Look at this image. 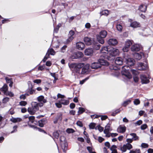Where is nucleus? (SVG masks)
Wrapping results in <instances>:
<instances>
[{
	"mask_svg": "<svg viewBox=\"0 0 153 153\" xmlns=\"http://www.w3.org/2000/svg\"><path fill=\"white\" fill-rule=\"evenodd\" d=\"M142 48L141 46L139 44H135L133 45L131 48V49L132 51H138L140 50Z\"/></svg>",
	"mask_w": 153,
	"mask_h": 153,
	"instance_id": "7",
	"label": "nucleus"
},
{
	"mask_svg": "<svg viewBox=\"0 0 153 153\" xmlns=\"http://www.w3.org/2000/svg\"><path fill=\"white\" fill-rule=\"evenodd\" d=\"M74 59H79L82 57L83 54L80 51H78L74 53Z\"/></svg>",
	"mask_w": 153,
	"mask_h": 153,
	"instance_id": "19",
	"label": "nucleus"
},
{
	"mask_svg": "<svg viewBox=\"0 0 153 153\" xmlns=\"http://www.w3.org/2000/svg\"><path fill=\"white\" fill-rule=\"evenodd\" d=\"M27 111L30 114L33 115L37 111L34 109V108L31 107H29L28 108Z\"/></svg>",
	"mask_w": 153,
	"mask_h": 153,
	"instance_id": "27",
	"label": "nucleus"
},
{
	"mask_svg": "<svg viewBox=\"0 0 153 153\" xmlns=\"http://www.w3.org/2000/svg\"><path fill=\"white\" fill-rule=\"evenodd\" d=\"M104 38H102L100 36L97 37V39L98 41L101 44H103L104 43V40L103 39Z\"/></svg>",
	"mask_w": 153,
	"mask_h": 153,
	"instance_id": "36",
	"label": "nucleus"
},
{
	"mask_svg": "<svg viewBox=\"0 0 153 153\" xmlns=\"http://www.w3.org/2000/svg\"><path fill=\"white\" fill-rule=\"evenodd\" d=\"M142 123V121L141 120H139L134 123L135 126H140Z\"/></svg>",
	"mask_w": 153,
	"mask_h": 153,
	"instance_id": "54",
	"label": "nucleus"
},
{
	"mask_svg": "<svg viewBox=\"0 0 153 153\" xmlns=\"http://www.w3.org/2000/svg\"><path fill=\"white\" fill-rule=\"evenodd\" d=\"M75 33L73 30H71L69 32L68 36V38L67 39L66 41L68 43L74 39L73 36L74 35Z\"/></svg>",
	"mask_w": 153,
	"mask_h": 153,
	"instance_id": "11",
	"label": "nucleus"
},
{
	"mask_svg": "<svg viewBox=\"0 0 153 153\" xmlns=\"http://www.w3.org/2000/svg\"><path fill=\"white\" fill-rule=\"evenodd\" d=\"M32 107L34 109L38 111L39 110V107H42L43 106V104L42 103H37L36 102H33L32 103Z\"/></svg>",
	"mask_w": 153,
	"mask_h": 153,
	"instance_id": "8",
	"label": "nucleus"
},
{
	"mask_svg": "<svg viewBox=\"0 0 153 153\" xmlns=\"http://www.w3.org/2000/svg\"><path fill=\"white\" fill-rule=\"evenodd\" d=\"M108 45H115L117 44L118 42L115 39H110L108 41Z\"/></svg>",
	"mask_w": 153,
	"mask_h": 153,
	"instance_id": "13",
	"label": "nucleus"
},
{
	"mask_svg": "<svg viewBox=\"0 0 153 153\" xmlns=\"http://www.w3.org/2000/svg\"><path fill=\"white\" fill-rule=\"evenodd\" d=\"M93 48L96 50L100 49V45L98 43L94 42L92 45Z\"/></svg>",
	"mask_w": 153,
	"mask_h": 153,
	"instance_id": "25",
	"label": "nucleus"
},
{
	"mask_svg": "<svg viewBox=\"0 0 153 153\" xmlns=\"http://www.w3.org/2000/svg\"><path fill=\"white\" fill-rule=\"evenodd\" d=\"M61 131L60 130H57L55 131L53 133V135L54 137L55 138L58 139L59 134V133Z\"/></svg>",
	"mask_w": 153,
	"mask_h": 153,
	"instance_id": "32",
	"label": "nucleus"
},
{
	"mask_svg": "<svg viewBox=\"0 0 153 153\" xmlns=\"http://www.w3.org/2000/svg\"><path fill=\"white\" fill-rule=\"evenodd\" d=\"M49 50H48L47 53H46V55L44 57L43 59L42 60V61L45 62L46 61V60L49 57Z\"/></svg>",
	"mask_w": 153,
	"mask_h": 153,
	"instance_id": "40",
	"label": "nucleus"
},
{
	"mask_svg": "<svg viewBox=\"0 0 153 153\" xmlns=\"http://www.w3.org/2000/svg\"><path fill=\"white\" fill-rule=\"evenodd\" d=\"M125 145L127 149L128 150H130L132 148V146L129 143H127Z\"/></svg>",
	"mask_w": 153,
	"mask_h": 153,
	"instance_id": "48",
	"label": "nucleus"
},
{
	"mask_svg": "<svg viewBox=\"0 0 153 153\" xmlns=\"http://www.w3.org/2000/svg\"><path fill=\"white\" fill-rule=\"evenodd\" d=\"M130 26L133 28H136L140 27V24L136 22H134L131 24Z\"/></svg>",
	"mask_w": 153,
	"mask_h": 153,
	"instance_id": "31",
	"label": "nucleus"
},
{
	"mask_svg": "<svg viewBox=\"0 0 153 153\" xmlns=\"http://www.w3.org/2000/svg\"><path fill=\"white\" fill-rule=\"evenodd\" d=\"M140 78L141 80L142 84H147L149 82V80L147 76L144 74H142L140 75Z\"/></svg>",
	"mask_w": 153,
	"mask_h": 153,
	"instance_id": "6",
	"label": "nucleus"
},
{
	"mask_svg": "<svg viewBox=\"0 0 153 153\" xmlns=\"http://www.w3.org/2000/svg\"><path fill=\"white\" fill-rule=\"evenodd\" d=\"M84 40L86 45H92L93 44L92 41L91 40L90 38L87 37H85L84 38Z\"/></svg>",
	"mask_w": 153,
	"mask_h": 153,
	"instance_id": "18",
	"label": "nucleus"
},
{
	"mask_svg": "<svg viewBox=\"0 0 153 153\" xmlns=\"http://www.w3.org/2000/svg\"><path fill=\"white\" fill-rule=\"evenodd\" d=\"M129 66L128 65L123 66L122 68V71H121L122 75L128 79H131L132 77L131 75L129 72Z\"/></svg>",
	"mask_w": 153,
	"mask_h": 153,
	"instance_id": "3",
	"label": "nucleus"
},
{
	"mask_svg": "<svg viewBox=\"0 0 153 153\" xmlns=\"http://www.w3.org/2000/svg\"><path fill=\"white\" fill-rule=\"evenodd\" d=\"M126 62L127 65L130 66L134 65L135 63L134 60L131 58H128L126 59Z\"/></svg>",
	"mask_w": 153,
	"mask_h": 153,
	"instance_id": "10",
	"label": "nucleus"
},
{
	"mask_svg": "<svg viewBox=\"0 0 153 153\" xmlns=\"http://www.w3.org/2000/svg\"><path fill=\"white\" fill-rule=\"evenodd\" d=\"M35 117L33 116H30L29 117V119L31 123L33 122H36L37 123V122L34 120Z\"/></svg>",
	"mask_w": 153,
	"mask_h": 153,
	"instance_id": "42",
	"label": "nucleus"
},
{
	"mask_svg": "<svg viewBox=\"0 0 153 153\" xmlns=\"http://www.w3.org/2000/svg\"><path fill=\"white\" fill-rule=\"evenodd\" d=\"M9 21V19H4L1 21L2 24H5L8 22Z\"/></svg>",
	"mask_w": 153,
	"mask_h": 153,
	"instance_id": "59",
	"label": "nucleus"
},
{
	"mask_svg": "<svg viewBox=\"0 0 153 153\" xmlns=\"http://www.w3.org/2000/svg\"><path fill=\"white\" fill-rule=\"evenodd\" d=\"M3 102L4 103H6L7 102L9 101V98L7 97H6L4 98L3 99Z\"/></svg>",
	"mask_w": 153,
	"mask_h": 153,
	"instance_id": "63",
	"label": "nucleus"
},
{
	"mask_svg": "<svg viewBox=\"0 0 153 153\" xmlns=\"http://www.w3.org/2000/svg\"><path fill=\"white\" fill-rule=\"evenodd\" d=\"M48 50L49 51L48 53L49 54V55H54L55 54V52L53 48H51L50 49H49Z\"/></svg>",
	"mask_w": 153,
	"mask_h": 153,
	"instance_id": "41",
	"label": "nucleus"
},
{
	"mask_svg": "<svg viewBox=\"0 0 153 153\" xmlns=\"http://www.w3.org/2000/svg\"><path fill=\"white\" fill-rule=\"evenodd\" d=\"M117 30L120 32H121L122 30L123 27L122 25L120 24L117 25Z\"/></svg>",
	"mask_w": 153,
	"mask_h": 153,
	"instance_id": "47",
	"label": "nucleus"
},
{
	"mask_svg": "<svg viewBox=\"0 0 153 153\" xmlns=\"http://www.w3.org/2000/svg\"><path fill=\"white\" fill-rule=\"evenodd\" d=\"M85 44L81 42H78L76 43V48L79 50H82L85 48Z\"/></svg>",
	"mask_w": 153,
	"mask_h": 153,
	"instance_id": "5",
	"label": "nucleus"
},
{
	"mask_svg": "<svg viewBox=\"0 0 153 153\" xmlns=\"http://www.w3.org/2000/svg\"><path fill=\"white\" fill-rule=\"evenodd\" d=\"M146 6L143 4H141L139 8V10L143 12H145L146 10Z\"/></svg>",
	"mask_w": 153,
	"mask_h": 153,
	"instance_id": "26",
	"label": "nucleus"
},
{
	"mask_svg": "<svg viewBox=\"0 0 153 153\" xmlns=\"http://www.w3.org/2000/svg\"><path fill=\"white\" fill-rule=\"evenodd\" d=\"M115 63L117 65H121L123 64V60L120 57H117L115 61Z\"/></svg>",
	"mask_w": 153,
	"mask_h": 153,
	"instance_id": "20",
	"label": "nucleus"
},
{
	"mask_svg": "<svg viewBox=\"0 0 153 153\" xmlns=\"http://www.w3.org/2000/svg\"><path fill=\"white\" fill-rule=\"evenodd\" d=\"M89 65L87 64L83 67L82 68V71L81 72H80V74H84L87 73L88 72V69L89 68Z\"/></svg>",
	"mask_w": 153,
	"mask_h": 153,
	"instance_id": "9",
	"label": "nucleus"
},
{
	"mask_svg": "<svg viewBox=\"0 0 153 153\" xmlns=\"http://www.w3.org/2000/svg\"><path fill=\"white\" fill-rule=\"evenodd\" d=\"M149 146V145L145 143H142L141 145V147L143 148H148Z\"/></svg>",
	"mask_w": 153,
	"mask_h": 153,
	"instance_id": "49",
	"label": "nucleus"
},
{
	"mask_svg": "<svg viewBox=\"0 0 153 153\" xmlns=\"http://www.w3.org/2000/svg\"><path fill=\"white\" fill-rule=\"evenodd\" d=\"M147 125L146 124H144L141 126V129L142 130H144L147 127Z\"/></svg>",
	"mask_w": 153,
	"mask_h": 153,
	"instance_id": "61",
	"label": "nucleus"
},
{
	"mask_svg": "<svg viewBox=\"0 0 153 153\" xmlns=\"http://www.w3.org/2000/svg\"><path fill=\"white\" fill-rule=\"evenodd\" d=\"M46 119L43 118L38 121V125L41 127H43L44 126V125L46 123Z\"/></svg>",
	"mask_w": 153,
	"mask_h": 153,
	"instance_id": "24",
	"label": "nucleus"
},
{
	"mask_svg": "<svg viewBox=\"0 0 153 153\" xmlns=\"http://www.w3.org/2000/svg\"><path fill=\"white\" fill-rule=\"evenodd\" d=\"M59 140L60 145L62 149L64 150L67 147V144L65 142V138L63 136L60 137Z\"/></svg>",
	"mask_w": 153,
	"mask_h": 153,
	"instance_id": "4",
	"label": "nucleus"
},
{
	"mask_svg": "<svg viewBox=\"0 0 153 153\" xmlns=\"http://www.w3.org/2000/svg\"><path fill=\"white\" fill-rule=\"evenodd\" d=\"M132 44V41L129 40H127L125 42V45L129 47L130 45Z\"/></svg>",
	"mask_w": 153,
	"mask_h": 153,
	"instance_id": "39",
	"label": "nucleus"
},
{
	"mask_svg": "<svg viewBox=\"0 0 153 153\" xmlns=\"http://www.w3.org/2000/svg\"><path fill=\"white\" fill-rule=\"evenodd\" d=\"M130 135L132 137V139L134 140H139V137L137 136L136 134L134 133H131Z\"/></svg>",
	"mask_w": 153,
	"mask_h": 153,
	"instance_id": "35",
	"label": "nucleus"
},
{
	"mask_svg": "<svg viewBox=\"0 0 153 153\" xmlns=\"http://www.w3.org/2000/svg\"><path fill=\"white\" fill-rule=\"evenodd\" d=\"M76 124L78 126L80 127H82L83 126V124L82 122L80 121H78L76 123Z\"/></svg>",
	"mask_w": 153,
	"mask_h": 153,
	"instance_id": "64",
	"label": "nucleus"
},
{
	"mask_svg": "<svg viewBox=\"0 0 153 153\" xmlns=\"http://www.w3.org/2000/svg\"><path fill=\"white\" fill-rule=\"evenodd\" d=\"M126 128V127L124 125H120L118 127L117 131L119 133H124L125 132Z\"/></svg>",
	"mask_w": 153,
	"mask_h": 153,
	"instance_id": "14",
	"label": "nucleus"
},
{
	"mask_svg": "<svg viewBox=\"0 0 153 153\" xmlns=\"http://www.w3.org/2000/svg\"><path fill=\"white\" fill-rule=\"evenodd\" d=\"M5 79L6 80V82L7 83H9L12 81V79L11 78H9L7 77H6L5 78Z\"/></svg>",
	"mask_w": 153,
	"mask_h": 153,
	"instance_id": "57",
	"label": "nucleus"
},
{
	"mask_svg": "<svg viewBox=\"0 0 153 153\" xmlns=\"http://www.w3.org/2000/svg\"><path fill=\"white\" fill-rule=\"evenodd\" d=\"M84 65V64L83 63H73L69 65V66L71 70L74 71L76 73H80V69L83 68Z\"/></svg>",
	"mask_w": 153,
	"mask_h": 153,
	"instance_id": "2",
	"label": "nucleus"
},
{
	"mask_svg": "<svg viewBox=\"0 0 153 153\" xmlns=\"http://www.w3.org/2000/svg\"><path fill=\"white\" fill-rule=\"evenodd\" d=\"M133 79L134 81L136 82H137L139 80V78L137 75L133 76Z\"/></svg>",
	"mask_w": 153,
	"mask_h": 153,
	"instance_id": "56",
	"label": "nucleus"
},
{
	"mask_svg": "<svg viewBox=\"0 0 153 153\" xmlns=\"http://www.w3.org/2000/svg\"><path fill=\"white\" fill-rule=\"evenodd\" d=\"M60 102L62 104L64 105H67L69 103V101L67 100H64L62 99Z\"/></svg>",
	"mask_w": 153,
	"mask_h": 153,
	"instance_id": "38",
	"label": "nucleus"
},
{
	"mask_svg": "<svg viewBox=\"0 0 153 153\" xmlns=\"http://www.w3.org/2000/svg\"><path fill=\"white\" fill-rule=\"evenodd\" d=\"M8 88L7 85L6 84H4L1 88V91L3 92L4 94L7 95Z\"/></svg>",
	"mask_w": 153,
	"mask_h": 153,
	"instance_id": "23",
	"label": "nucleus"
},
{
	"mask_svg": "<svg viewBox=\"0 0 153 153\" xmlns=\"http://www.w3.org/2000/svg\"><path fill=\"white\" fill-rule=\"evenodd\" d=\"M66 131L67 133L70 134L74 133L75 132V131L72 128H68L66 129Z\"/></svg>",
	"mask_w": 153,
	"mask_h": 153,
	"instance_id": "45",
	"label": "nucleus"
},
{
	"mask_svg": "<svg viewBox=\"0 0 153 153\" xmlns=\"http://www.w3.org/2000/svg\"><path fill=\"white\" fill-rule=\"evenodd\" d=\"M148 65L147 64H145L142 63H139L138 69L139 70H143L147 68Z\"/></svg>",
	"mask_w": 153,
	"mask_h": 153,
	"instance_id": "12",
	"label": "nucleus"
},
{
	"mask_svg": "<svg viewBox=\"0 0 153 153\" xmlns=\"http://www.w3.org/2000/svg\"><path fill=\"white\" fill-rule=\"evenodd\" d=\"M22 120V119L20 118H12L10 119V121L14 123L20 122Z\"/></svg>",
	"mask_w": 153,
	"mask_h": 153,
	"instance_id": "29",
	"label": "nucleus"
},
{
	"mask_svg": "<svg viewBox=\"0 0 153 153\" xmlns=\"http://www.w3.org/2000/svg\"><path fill=\"white\" fill-rule=\"evenodd\" d=\"M121 150L123 152H125L126 151L127 149L125 145H124L123 146L120 147Z\"/></svg>",
	"mask_w": 153,
	"mask_h": 153,
	"instance_id": "50",
	"label": "nucleus"
},
{
	"mask_svg": "<svg viewBox=\"0 0 153 153\" xmlns=\"http://www.w3.org/2000/svg\"><path fill=\"white\" fill-rule=\"evenodd\" d=\"M55 105L58 108H60L62 107V104H61L60 101L59 102L56 103Z\"/></svg>",
	"mask_w": 153,
	"mask_h": 153,
	"instance_id": "62",
	"label": "nucleus"
},
{
	"mask_svg": "<svg viewBox=\"0 0 153 153\" xmlns=\"http://www.w3.org/2000/svg\"><path fill=\"white\" fill-rule=\"evenodd\" d=\"M91 67L92 69H97L100 67V64L98 62H94L91 64Z\"/></svg>",
	"mask_w": 153,
	"mask_h": 153,
	"instance_id": "15",
	"label": "nucleus"
},
{
	"mask_svg": "<svg viewBox=\"0 0 153 153\" xmlns=\"http://www.w3.org/2000/svg\"><path fill=\"white\" fill-rule=\"evenodd\" d=\"M100 52L101 53L106 54L103 56L104 58L112 62L114 60V57L119 54V50L115 48L108 50L107 47L104 46L102 48Z\"/></svg>",
	"mask_w": 153,
	"mask_h": 153,
	"instance_id": "1",
	"label": "nucleus"
},
{
	"mask_svg": "<svg viewBox=\"0 0 153 153\" xmlns=\"http://www.w3.org/2000/svg\"><path fill=\"white\" fill-rule=\"evenodd\" d=\"M95 129H97L100 132H101L103 131V128L100 125H98L95 128Z\"/></svg>",
	"mask_w": 153,
	"mask_h": 153,
	"instance_id": "46",
	"label": "nucleus"
},
{
	"mask_svg": "<svg viewBox=\"0 0 153 153\" xmlns=\"http://www.w3.org/2000/svg\"><path fill=\"white\" fill-rule=\"evenodd\" d=\"M29 96V94L26 93L25 94L21 95L20 97V98L21 99L25 100L26 98V96Z\"/></svg>",
	"mask_w": 153,
	"mask_h": 153,
	"instance_id": "44",
	"label": "nucleus"
},
{
	"mask_svg": "<svg viewBox=\"0 0 153 153\" xmlns=\"http://www.w3.org/2000/svg\"><path fill=\"white\" fill-rule=\"evenodd\" d=\"M144 55V54L142 52H140V53H137L134 54V56L136 59L140 60L142 58V56Z\"/></svg>",
	"mask_w": 153,
	"mask_h": 153,
	"instance_id": "22",
	"label": "nucleus"
},
{
	"mask_svg": "<svg viewBox=\"0 0 153 153\" xmlns=\"http://www.w3.org/2000/svg\"><path fill=\"white\" fill-rule=\"evenodd\" d=\"M131 102V101L130 100H126L124 101L122 104V105L124 107H126L127 105H128L129 103H130Z\"/></svg>",
	"mask_w": 153,
	"mask_h": 153,
	"instance_id": "37",
	"label": "nucleus"
},
{
	"mask_svg": "<svg viewBox=\"0 0 153 153\" xmlns=\"http://www.w3.org/2000/svg\"><path fill=\"white\" fill-rule=\"evenodd\" d=\"M100 16L104 15L107 16L109 14V11L108 10H104L100 12Z\"/></svg>",
	"mask_w": 153,
	"mask_h": 153,
	"instance_id": "30",
	"label": "nucleus"
},
{
	"mask_svg": "<svg viewBox=\"0 0 153 153\" xmlns=\"http://www.w3.org/2000/svg\"><path fill=\"white\" fill-rule=\"evenodd\" d=\"M93 49L91 48H87L85 51V54L87 56L91 55L93 54Z\"/></svg>",
	"mask_w": 153,
	"mask_h": 153,
	"instance_id": "21",
	"label": "nucleus"
},
{
	"mask_svg": "<svg viewBox=\"0 0 153 153\" xmlns=\"http://www.w3.org/2000/svg\"><path fill=\"white\" fill-rule=\"evenodd\" d=\"M98 62L100 64V66L101 67V65H108L109 63L104 59L101 58L99 59Z\"/></svg>",
	"mask_w": 153,
	"mask_h": 153,
	"instance_id": "17",
	"label": "nucleus"
},
{
	"mask_svg": "<svg viewBox=\"0 0 153 153\" xmlns=\"http://www.w3.org/2000/svg\"><path fill=\"white\" fill-rule=\"evenodd\" d=\"M35 90L33 89V88H30L27 89L26 93H28L29 95L33 94L34 93H35Z\"/></svg>",
	"mask_w": 153,
	"mask_h": 153,
	"instance_id": "33",
	"label": "nucleus"
},
{
	"mask_svg": "<svg viewBox=\"0 0 153 153\" xmlns=\"http://www.w3.org/2000/svg\"><path fill=\"white\" fill-rule=\"evenodd\" d=\"M38 101L40 102V103H42L43 105V104L47 102L46 99H45L43 95H40L37 97Z\"/></svg>",
	"mask_w": 153,
	"mask_h": 153,
	"instance_id": "16",
	"label": "nucleus"
},
{
	"mask_svg": "<svg viewBox=\"0 0 153 153\" xmlns=\"http://www.w3.org/2000/svg\"><path fill=\"white\" fill-rule=\"evenodd\" d=\"M18 126L17 125H15L13 127V130L10 132L11 134H12L17 132V129Z\"/></svg>",
	"mask_w": 153,
	"mask_h": 153,
	"instance_id": "43",
	"label": "nucleus"
},
{
	"mask_svg": "<svg viewBox=\"0 0 153 153\" xmlns=\"http://www.w3.org/2000/svg\"><path fill=\"white\" fill-rule=\"evenodd\" d=\"M67 46L66 45H64L61 48V52L62 53H64L67 48Z\"/></svg>",
	"mask_w": 153,
	"mask_h": 153,
	"instance_id": "52",
	"label": "nucleus"
},
{
	"mask_svg": "<svg viewBox=\"0 0 153 153\" xmlns=\"http://www.w3.org/2000/svg\"><path fill=\"white\" fill-rule=\"evenodd\" d=\"M78 109L79 110L77 112L78 115H79L80 114H82L83 112L85 111V109L82 107H79Z\"/></svg>",
	"mask_w": 153,
	"mask_h": 153,
	"instance_id": "34",
	"label": "nucleus"
},
{
	"mask_svg": "<svg viewBox=\"0 0 153 153\" xmlns=\"http://www.w3.org/2000/svg\"><path fill=\"white\" fill-rule=\"evenodd\" d=\"M100 36L102 38H105L107 34V32L105 30H102L100 33Z\"/></svg>",
	"mask_w": 153,
	"mask_h": 153,
	"instance_id": "28",
	"label": "nucleus"
},
{
	"mask_svg": "<svg viewBox=\"0 0 153 153\" xmlns=\"http://www.w3.org/2000/svg\"><path fill=\"white\" fill-rule=\"evenodd\" d=\"M27 104V102L25 101H21L19 102V105L22 106H25Z\"/></svg>",
	"mask_w": 153,
	"mask_h": 153,
	"instance_id": "51",
	"label": "nucleus"
},
{
	"mask_svg": "<svg viewBox=\"0 0 153 153\" xmlns=\"http://www.w3.org/2000/svg\"><path fill=\"white\" fill-rule=\"evenodd\" d=\"M95 126V124L94 123H91L89 125V127L90 128L94 129V128Z\"/></svg>",
	"mask_w": 153,
	"mask_h": 153,
	"instance_id": "58",
	"label": "nucleus"
},
{
	"mask_svg": "<svg viewBox=\"0 0 153 153\" xmlns=\"http://www.w3.org/2000/svg\"><path fill=\"white\" fill-rule=\"evenodd\" d=\"M129 48V47L125 45V47L123 48V50L124 52H127L128 51Z\"/></svg>",
	"mask_w": 153,
	"mask_h": 153,
	"instance_id": "60",
	"label": "nucleus"
},
{
	"mask_svg": "<svg viewBox=\"0 0 153 153\" xmlns=\"http://www.w3.org/2000/svg\"><path fill=\"white\" fill-rule=\"evenodd\" d=\"M131 71L132 73V74L134 75H137L139 73L137 71L134 69L131 70Z\"/></svg>",
	"mask_w": 153,
	"mask_h": 153,
	"instance_id": "53",
	"label": "nucleus"
},
{
	"mask_svg": "<svg viewBox=\"0 0 153 153\" xmlns=\"http://www.w3.org/2000/svg\"><path fill=\"white\" fill-rule=\"evenodd\" d=\"M140 100L137 99H135L134 101V105H137L140 103Z\"/></svg>",
	"mask_w": 153,
	"mask_h": 153,
	"instance_id": "55",
	"label": "nucleus"
}]
</instances>
